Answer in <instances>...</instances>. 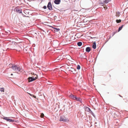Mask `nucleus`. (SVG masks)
Instances as JSON below:
<instances>
[{
  "label": "nucleus",
  "mask_w": 128,
  "mask_h": 128,
  "mask_svg": "<svg viewBox=\"0 0 128 128\" xmlns=\"http://www.w3.org/2000/svg\"><path fill=\"white\" fill-rule=\"evenodd\" d=\"M13 70L15 71V72L18 73L19 72H22V69L20 67H18L16 66H12L11 67Z\"/></svg>",
  "instance_id": "f257e3e1"
},
{
  "label": "nucleus",
  "mask_w": 128,
  "mask_h": 128,
  "mask_svg": "<svg viewBox=\"0 0 128 128\" xmlns=\"http://www.w3.org/2000/svg\"><path fill=\"white\" fill-rule=\"evenodd\" d=\"M36 76L34 77L32 76V77H29L28 78V81L29 82H31L34 80H36V79L38 78L37 75H36Z\"/></svg>",
  "instance_id": "f03ea898"
},
{
  "label": "nucleus",
  "mask_w": 128,
  "mask_h": 128,
  "mask_svg": "<svg viewBox=\"0 0 128 128\" xmlns=\"http://www.w3.org/2000/svg\"><path fill=\"white\" fill-rule=\"evenodd\" d=\"M3 119L4 120H6L7 121L9 122H14V120L12 119H9L7 117H4L3 118Z\"/></svg>",
  "instance_id": "7ed1b4c3"
},
{
  "label": "nucleus",
  "mask_w": 128,
  "mask_h": 128,
  "mask_svg": "<svg viewBox=\"0 0 128 128\" xmlns=\"http://www.w3.org/2000/svg\"><path fill=\"white\" fill-rule=\"evenodd\" d=\"M60 120L64 122H66L67 120L64 116H62L60 117Z\"/></svg>",
  "instance_id": "20e7f679"
},
{
  "label": "nucleus",
  "mask_w": 128,
  "mask_h": 128,
  "mask_svg": "<svg viewBox=\"0 0 128 128\" xmlns=\"http://www.w3.org/2000/svg\"><path fill=\"white\" fill-rule=\"evenodd\" d=\"M47 7L50 10H51L52 9V4L50 2H49L47 6Z\"/></svg>",
  "instance_id": "39448f33"
},
{
  "label": "nucleus",
  "mask_w": 128,
  "mask_h": 128,
  "mask_svg": "<svg viewBox=\"0 0 128 128\" xmlns=\"http://www.w3.org/2000/svg\"><path fill=\"white\" fill-rule=\"evenodd\" d=\"M69 71H71L73 74H74L76 72V69L72 68H70V69L69 70Z\"/></svg>",
  "instance_id": "423d86ee"
},
{
  "label": "nucleus",
  "mask_w": 128,
  "mask_h": 128,
  "mask_svg": "<svg viewBox=\"0 0 128 128\" xmlns=\"http://www.w3.org/2000/svg\"><path fill=\"white\" fill-rule=\"evenodd\" d=\"M84 108L85 111L86 112H90L91 110L88 107H84Z\"/></svg>",
  "instance_id": "0eeeda50"
},
{
  "label": "nucleus",
  "mask_w": 128,
  "mask_h": 128,
  "mask_svg": "<svg viewBox=\"0 0 128 128\" xmlns=\"http://www.w3.org/2000/svg\"><path fill=\"white\" fill-rule=\"evenodd\" d=\"M69 96L72 99L74 100H75L76 99V96H74L73 94H71L70 96Z\"/></svg>",
  "instance_id": "6e6552de"
},
{
  "label": "nucleus",
  "mask_w": 128,
  "mask_h": 128,
  "mask_svg": "<svg viewBox=\"0 0 128 128\" xmlns=\"http://www.w3.org/2000/svg\"><path fill=\"white\" fill-rule=\"evenodd\" d=\"M60 0H55L54 1V2L56 4H58L60 3Z\"/></svg>",
  "instance_id": "1a4fd4ad"
},
{
  "label": "nucleus",
  "mask_w": 128,
  "mask_h": 128,
  "mask_svg": "<svg viewBox=\"0 0 128 128\" xmlns=\"http://www.w3.org/2000/svg\"><path fill=\"white\" fill-rule=\"evenodd\" d=\"M16 12L18 13H20L22 12V10L20 8H17L16 9Z\"/></svg>",
  "instance_id": "9d476101"
},
{
  "label": "nucleus",
  "mask_w": 128,
  "mask_h": 128,
  "mask_svg": "<svg viewBox=\"0 0 128 128\" xmlns=\"http://www.w3.org/2000/svg\"><path fill=\"white\" fill-rule=\"evenodd\" d=\"M92 48L94 49H95L96 48V44L95 42H94L93 43V44L92 46Z\"/></svg>",
  "instance_id": "9b49d317"
},
{
  "label": "nucleus",
  "mask_w": 128,
  "mask_h": 128,
  "mask_svg": "<svg viewBox=\"0 0 128 128\" xmlns=\"http://www.w3.org/2000/svg\"><path fill=\"white\" fill-rule=\"evenodd\" d=\"M90 48L89 47H87L86 48V52H90Z\"/></svg>",
  "instance_id": "f8f14e48"
},
{
  "label": "nucleus",
  "mask_w": 128,
  "mask_h": 128,
  "mask_svg": "<svg viewBox=\"0 0 128 128\" xmlns=\"http://www.w3.org/2000/svg\"><path fill=\"white\" fill-rule=\"evenodd\" d=\"M76 99L75 100H76L77 101H80V102H81V99L80 98H77L76 97Z\"/></svg>",
  "instance_id": "ddd939ff"
},
{
  "label": "nucleus",
  "mask_w": 128,
  "mask_h": 128,
  "mask_svg": "<svg viewBox=\"0 0 128 128\" xmlns=\"http://www.w3.org/2000/svg\"><path fill=\"white\" fill-rule=\"evenodd\" d=\"M120 13L119 12H116V17H118L120 16Z\"/></svg>",
  "instance_id": "4468645a"
},
{
  "label": "nucleus",
  "mask_w": 128,
  "mask_h": 128,
  "mask_svg": "<svg viewBox=\"0 0 128 128\" xmlns=\"http://www.w3.org/2000/svg\"><path fill=\"white\" fill-rule=\"evenodd\" d=\"M111 0H104V2L105 4H107Z\"/></svg>",
  "instance_id": "2eb2a0df"
},
{
  "label": "nucleus",
  "mask_w": 128,
  "mask_h": 128,
  "mask_svg": "<svg viewBox=\"0 0 128 128\" xmlns=\"http://www.w3.org/2000/svg\"><path fill=\"white\" fill-rule=\"evenodd\" d=\"M77 44L78 46H80L82 45V43L80 42H78L77 43Z\"/></svg>",
  "instance_id": "dca6fc26"
},
{
  "label": "nucleus",
  "mask_w": 128,
  "mask_h": 128,
  "mask_svg": "<svg viewBox=\"0 0 128 128\" xmlns=\"http://www.w3.org/2000/svg\"><path fill=\"white\" fill-rule=\"evenodd\" d=\"M0 91L1 92H4V88H0Z\"/></svg>",
  "instance_id": "f3484780"
},
{
  "label": "nucleus",
  "mask_w": 128,
  "mask_h": 128,
  "mask_svg": "<svg viewBox=\"0 0 128 128\" xmlns=\"http://www.w3.org/2000/svg\"><path fill=\"white\" fill-rule=\"evenodd\" d=\"M123 26L124 25H122L121 27L119 28H118V32L120 31V30H122V28L123 27Z\"/></svg>",
  "instance_id": "a211bd4d"
},
{
  "label": "nucleus",
  "mask_w": 128,
  "mask_h": 128,
  "mask_svg": "<svg viewBox=\"0 0 128 128\" xmlns=\"http://www.w3.org/2000/svg\"><path fill=\"white\" fill-rule=\"evenodd\" d=\"M65 66V68L66 69H69V70L70 69V68L68 66V65H67L66 66Z\"/></svg>",
  "instance_id": "6ab92c4d"
},
{
  "label": "nucleus",
  "mask_w": 128,
  "mask_h": 128,
  "mask_svg": "<svg viewBox=\"0 0 128 128\" xmlns=\"http://www.w3.org/2000/svg\"><path fill=\"white\" fill-rule=\"evenodd\" d=\"M116 22L117 23H119L120 22H121V20H120V19L119 20H116Z\"/></svg>",
  "instance_id": "aec40b11"
},
{
  "label": "nucleus",
  "mask_w": 128,
  "mask_h": 128,
  "mask_svg": "<svg viewBox=\"0 0 128 128\" xmlns=\"http://www.w3.org/2000/svg\"><path fill=\"white\" fill-rule=\"evenodd\" d=\"M80 66L79 65H78L77 67V69L78 70H79L80 68Z\"/></svg>",
  "instance_id": "412c9836"
},
{
  "label": "nucleus",
  "mask_w": 128,
  "mask_h": 128,
  "mask_svg": "<svg viewBox=\"0 0 128 128\" xmlns=\"http://www.w3.org/2000/svg\"><path fill=\"white\" fill-rule=\"evenodd\" d=\"M44 116V114L43 113H42L40 115V117L41 118H43Z\"/></svg>",
  "instance_id": "4be33fe9"
},
{
  "label": "nucleus",
  "mask_w": 128,
  "mask_h": 128,
  "mask_svg": "<svg viewBox=\"0 0 128 128\" xmlns=\"http://www.w3.org/2000/svg\"><path fill=\"white\" fill-rule=\"evenodd\" d=\"M124 100H125V101L126 102L128 101V100L126 98H125L124 99Z\"/></svg>",
  "instance_id": "5701e85b"
},
{
  "label": "nucleus",
  "mask_w": 128,
  "mask_h": 128,
  "mask_svg": "<svg viewBox=\"0 0 128 128\" xmlns=\"http://www.w3.org/2000/svg\"><path fill=\"white\" fill-rule=\"evenodd\" d=\"M60 59V58L59 57H58V58H57L56 59L57 60V61H58V60H59Z\"/></svg>",
  "instance_id": "b1692460"
},
{
  "label": "nucleus",
  "mask_w": 128,
  "mask_h": 128,
  "mask_svg": "<svg viewBox=\"0 0 128 128\" xmlns=\"http://www.w3.org/2000/svg\"><path fill=\"white\" fill-rule=\"evenodd\" d=\"M43 8L44 9H46V6H44Z\"/></svg>",
  "instance_id": "393cba45"
},
{
  "label": "nucleus",
  "mask_w": 128,
  "mask_h": 128,
  "mask_svg": "<svg viewBox=\"0 0 128 128\" xmlns=\"http://www.w3.org/2000/svg\"><path fill=\"white\" fill-rule=\"evenodd\" d=\"M33 97L34 98H36V96H33Z\"/></svg>",
  "instance_id": "a878e982"
},
{
  "label": "nucleus",
  "mask_w": 128,
  "mask_h": 128,
  "mask_svg": "<svg viewBox=\"0 0 128 128\" xmlns=\"http://www.w3.org/2000/svg\"><path fill=\"white\" fill-rule=\"evenodd\" d=\"M104 8L105 9H106L107 8H106V7H104Z\"/></svg>",
  "instance_id": "bb28decb"
},
{
  "label": "nucleus",
  "mask_w": 128,
  "mask_h": 128,
  "mask_svg": "<svg viewBox=\"0 0 128 128\" xmlns=\"http://www.w3.org/2000/svg\"><path fill=\"white\" fill-rule=\"evenodd\" d=\"M29 94L30 96H32V95L31 94H30V93H29Z\"/></svg>",
  "instance_id": "cd10ccee"
},
{
  "label": "nucleus",
  "mask_w": 128,
  "mask_h": 128,
  "mask_svg": "<svg viewBox=\"0 0 128 128\" xmlns=\"http://www.w3.org/2000/svg\"><path fill=\"white\" fill-rule=\"evenodd\" d=\"M36 75H37V74H35V77H36Z\"/></svg>",
  "instance_id": "c85d7f7f"
},
{
  "label": "nucleus",
  "mask_w": 128,
  "mask_h": 128,
  "mask_svg": "<svg viewBox=\"0 0 128 128\" xmlns=\"http://www.w3.org/2000/svg\"><path fill=\"white\" fill-rule=\"evenodd\" d=\"M11 75H12H12H13V74H11Z\"/></svg>",
  "instance_id": "c756f323"
},
{
  "label": "nucleus",
  "mask_w": 128,
  "mask_h": 128,
  "mask_svg": "<svg viewBox=\"0 0 128 128\" xmlns=\"http://www.w3.org/2000/svg\"><path fill=\"white\" fill-rule=\"evenodd\" d=\"M115 34V33H114L113 34V36L114 34Z\"/></svg>",
  "instance_id": "7c9ffc66"
},
{
  "label": "nucleus",
  "mask_w": 128,
  "mask_h": 128,
  "mask_svg": "<svg viewBox=\"0 0 128 128\" xmlns=\"http://www.w3.org/2000/svg\"><path fill=\"white\" fill-rule=\"evenodd\" d=\"M121 97H122L120 95H119Z\"/></svg>",
  "instance_id": "2f4dec72"
},
{
  "label": "nucleus",
  "mask_w": 128,
  "mask_h": 128,
  "mask_svg": "<svg viewBox=\"0 0 128 128\" xmlns=\"http://www.w3.org/2000/svg\"><path fill=\"white\" fill-rule=\"evenodd\" d=\"M33 74H34V73H33Z\"/></svg>",
  "instance_id": "473e14b6"
}]
</instances>
